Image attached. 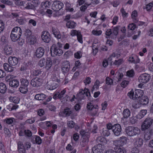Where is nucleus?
Listing matches in <instances>:
<instances>
[{"label": "nucleus", "mask_w": 153, "mask_h": 153, "mask_svg": "<svg viewBox=\"0 0 153 153\" xmlns=\"http://www.w3.org/2000/svg\"><path fill=\"white\" fill-rule=\"evenodd\" d=\"M64 6V4L60 1H55L52 6V9L55 11H58L61 9Z\"/></svg>", "instance_id": "nucleus-7"}, {"label": "nucleus", "mask_w": 153, "mask_h": 153, "mask_svg": "<svg viewBox=\"0 0 153 153\" xmlns=\"http://www.w3.org/2000/svg\"><path fill=\"white\" fill-rule=\"evenodd\" d=\"M16 22L18 23L20 25H23L26 22V20L25 19H17L16 20Z\"/></svg>", "instance_id": "nucleus-43"}, {"label": "nucleus", "mask_w": 153, "mask_h": 153, "mask_svg": "<svg viewBox=\"0 0 153 153\" xmlns=\"http://www.w3.org/2000/svg\"><path fill=\"white\" fill-rule=\"evenodd\" d=\"M147 113L146 110H142L140 111L136 116L137 118L140 119L143 118L145 115H146Z\"/></svg>", "instance_id": "nucleus-20"}, {"label": "nucleus", "mask_w": 153, "mask_h": 153, "mask_svg": "<svg viewBox=\"0 0 153 153\" xmlns=\"http://www.w3.org/2000/svg\"><path fill=\"white\" fill-rule=\"evenodd\" d=\"M112 131L115 135L117 136H119L121 131V127L120 125L119 124L114 125Z\"/></svg>", "instance_id": "nucleus-13"}, {"label": "nucleus", "mask_w": 153, "mask_h": 153, "mask_svg": "<svg viewBox=\"0 0 153 153\" xmlns=\"http://www.w3.org/2000/svg\"><path fill=\"white\" fill-rule=\"evenodd\" d=\"M106 83L108 85H111L113 83V80L108 77H107L105 79Z\"/></svg>", "instance_id": "nucleus-42"}, {"label": "nucleus", "mask_w": 153, "mask_h": 153, "mask_svg": "<svg viewBox=\"0 0 153 153\" xmlns=\"http://www.w3.org/2000/svg\"><path fill=\"white\" fill-rule=\"evenodd\" d=\"M22 33V31L21 28L18 27L14 28L10 34V37L12 40L13 42H15L19 39L20 40V36Z\"/></svg>", "instance_id": "nucleus-3"}, {"label": "nucleus", "mask_w": 153, "mask_h": 153, "mask_svg": "<svg viewBox=\"0 0 153 153\" xmlns=\"http://www.w3.org/2000/svg\"><path fill=\"white\" fill-rule=\"evenodd\" d=\"M59 43L58 42L57 43L58 45L57 46L53 45L51 47L50 51L51 56H52L54 57L57 55L60 56L63 53L62 51L59 48L62 46H59Z\"/></svg>", "instance_id": "nucleus-5"}, {"label": "nucleus", "mask_w": 153, "mask_h": 153, "mask_svg": "<svg viewBox=\"0 0 153 153\" xmlns=\"http://www.w3.org/2000/svg\"><path fill=\"white\" fill-rule=\"evenodd\" d=\"M18 151L19 153H26L25 149L23 143L20 141L18 143Z\"/></svg>", "instance_id": "nucleus-19"}, {"label": "nucleus", "mask_w": 153, "mask_h": 153, "mask_svg": "<svg viewBox=\"0 0 153 153\" xmlns=\"http://www.w3.org/2000/svg\"><path fill=\"white\" fill-rule=\"evenodd\" d=\"M143 90L140 89L136 90L134 94V91L133 90L131 91L128 94V95L129 97L133 100L137 99H139L143 96Z\"/></svg>", "instance_id": "nucleus-6"}, {"label": "nucleus", "mask_w": 153, "mask_h": 153, "mask_svg": "<svg viewBox=\"0 0 153 153\" xmlns=\"http://www.w3.org/2000/svg\"><path fill=\"white\" fill-rule=\"evenodd\" d=\"M35 140L36 143L38 144H40L42 143V140L39 136H36Z\"/></svg>", "instance_id": "nucleus-45"}, {"label": "nucleus", "mask_w": 153, "mask_h": 153, "mask_svg": "<svg viewBox=\"0 0 153 153\" xmlns=\"http://www.w3.org/2000/svg\"><path fill=\"white\" fill-rule=\"evenodd\" d=\"M29 24L32 25L33 26H35L36 25V22L33 19H30L28 22Z\"/></svg>", "instance_id": "nucleus-55"}, {"label": "nucleus", "mask_w": 153, "mask_h": 153, "mask_svg": "<svg viewBox=\"0 0 153 153\" xmlns=\"http://www.w3.org/2000/svg\"><path fill=\"white\" fill-rule=\"evenodd\" d=\"M67 124L69 128H72L74 127L75 123L73 121H70L68 122Z\"/></svg>", "instance_id": "nucleus-46"}, {"label": "nucleus", "mask_w": 153, "mask_h": 153, "mask_svg": "<svg viewBox=\"0 0 153 153\" xmlns=\"http://www.w3.org/2000/svg\"><path fill=\"white\" fill-rule=\"evenodd\" d=\"M140 105H141L139 103L138 101V102L133 103L132 106L134 108L137 109L139 108L140 107Z\"/></svg>", "instance_id": "nucleus-48"}, {"label": "nucleus", "mask_w": 153, "mask_h": 153, "mask_svg": "<svg viewBox=\"0 0 153 153\" xmlns=\"http://www.w3.org/2000/svg\"><path fill=\"white\" fill-rule=\"evenodd\" d=\"M136 26L133 24H130L128 26V29L131 30H134Z\"/></svg>", "instance_id": "nucleus-57"}, {"label": "nucleus", "mask_w": 153, "mask_h": 153, "mask_svg": "<svg viewBox=\"0 0 153 153\" xmlns=\"http://www.w3.org/2000/svg\"><path fill=\"white\" fill-rule=\"evenodd\" d=\"M47 96L43 94H36L35 96V99L39 100H43L46 98Z\"/></svg>", "instance_id": "nucleus-24"}, {"label": "nucleus", "mask_w": 153, "mask_h": 153, "mask_svg": "<svg viewBox=\"0 0 153 153\" xmlns=\"http://www.w3.org/2000/svg\"><path fill=\"white\" fill-rule=\"evenodd\" d=\"M66 8L65 9L69 11L70 12H72L74 10L73 8H70L71 4L68 2H67L65 4Z\"/></svg>", "instance_id": "nucleus-41"}, {"label": "nucleus", "mask_w": 153, "mask_h": 153, "mask_svg": "<svg viewBox=\"0 0 153 153\" xmlns=\"http://www.w3.org/2000/svg\"><path fill=\"white\" fill-rule=\"evenodd\" d=\"M90 137H88V135L87 134V137L84 136L83 137H82V140L80 142V145L82 147H85L88 144L89 141V138Z\"/></svg>", "instance_id": "nucleus-18"}, {"label": "nucleus", "mask_w": 153, "mask_h": 153, "mask_svg": "<svg viewBox=\"0 0 153 153\" xmlns=\"http://www.w3.org/2000/svg\"><path fill=\"white\" fill-rule=\"evenodd\" d=\"M61 68L64 74H67L69 71L70 68V64L69 62L67 61L63 62Z\"/></svg>", "instance_id": "nucleus-11"}, {"label": "nucleus", "mask_w": 153, "mask_h": 153, "mask_svg": "<svg viewBox=\"0 0 153 153\" xmlns=\"http://www.w3.org/2000/svg\"><path fill=\"white\" fill-rule=\"evenodd\" d=\"M4 53L6 55H9L12 54L13 52L12 48L10 46L6 45L3 49Z\"/></svg>", "instance_id": "nucleus-16"}, {"label": "nucleus", "mask_w": 153, "mask_h": 153, "mask_svg": "<svg viewBox=\"0 0 153 153\" xmlns=\"http://www.w3.org/2000/svg\"><path fill=\"white\" fill-rule=\"evenodd\" d=\"M21 83V85L22 86H25L27 87L29 84V82L27 80L22 78L20 79Z\"/></svg>", "instance_id": "nucleus-31"}, {"label": "nucleus", "mask_w": 153, "mask_h": 153, "mask_svg": "<svg viewBox=\"0 0 153 153\" xmlns=\"http://www.w3.org/2000/svg\"><path fill=\"white\" fill-rule=\"evenodd\" d=\"M27 87L25 86H22L21 85L19 88V91L22 93L24 94H26L28 91Z\"/></svg>", "instance_id": "nucleus-37"}, {"label": "nucleus", "mask_w": 153, "mask_h": 153, "mask_svg": "<svg viewBox=\"0 0 153 153\" xmlns=\"http://www.w3.org/2000/svg\"><path fill=\"white\" fill-rule=\"evenodd\" d=\"M8 62L9 64H4L3 67L6 71L12 72L13 71L14 68L11 65L15 66L17 65L18 63L19 60L17 58L15 57L10 56L8 58Z\"/></svg>", "instance_id": "nucleus-2"}, {"label": "nucleus", "mask_w": 153, "mask_h": 153, "mask_svg": "<svg viewBox=\"0 0 153 153\" xmlns=\"http://www.w3.org/2000/svg\"><path fill=\"white\" fill-rule=\"evenodd\" d=\"M42 71L39 70H35L33 72V75L35 76H37L40 74Z\"/></svg>", "instance_id": "nucleus-63"}, {"label": "nucleus", "mask_w": 153, "mask_h": 153, "mask_svg": "<svg viewBox=\"0 0 153 153\" xmlns=\"http://www.w3.org/2000/svg\"><path fill=\"white\" fill-rule=\"evenodd\" d=\"M115 151L117 153H126V149L120 147V146H117V147H114Z\"/></svg>", "instance_id": "nucleus-22"}, {"label": "nucleus", "mask_w": 153, "mask_h": 153, "mask_svg": "<svg viewBox=\"0 0 153 153\" xmlns=\"http://www.w3.org/2000/svg\"><path fill=\"white\" fill-rule=\"evenodd\" d=\"M28 67V66L26 64H24L21 66L20 70L23 71L26 70Z\"/></svg>", "instance_id": "nucleus-59"}, {"label": "nucleus", "mask_w": 153, "mask_h": 153, "mask_svg": "<svg viewBox=\"0 0 153 153\" xmlns=\"http://www.w3.org/2000/svg\"><path fill=\"white\" fill-rule=\"evenodd\" d=\"M120 140L118 141H116L114 143H117L118 146H122L123 145L125 144L127 142V138L125 137H120Z\"/></svg>", "instance_id": "nucleus-17"}, {"label": "nucleus", "mask_w": 153, "mask_h": 153, "mask_svg": "<svg viewBox=\"0 0 153 153\" xmlns=\"http://www.w3.org/2000/svg\"><path fill=\"white\" fill-rule=\"evenodd\" d=\"M66 25L68 28H73L76 26V23L74 21H70L67 22Z\"/></svg>", "instance_id": "nucleus-29"}, {"label": "nucleus", "mask_w": 153, "mask_h": 153, "mask_svg": "<svg viewBox=\"0 0 153 153\" xmlns=\"http://www.w3.org/2000/svg\"><path fill=\"white\" fill-rule=\"evenodd\" d=\"M25 134L27 136L30 137L32 135V133L30 131L28 130H25L24 131Z\"/></svg>", "instance_id": "nucleus-53"}, {"label": "nucleus", "mask_w": 153, "mask_h": 153, "mask_svg": "<svg viewBox=\"0 0 153 153\" xmlns=\"http://www.w3.org/2000/svg\"><path fill=\"white\" fill-rule=\"evenodd\" d=\"M24 34L27 39L32 36V32L30 30L28 29L25 30Z\"/></svg>", "instance_id": "nucleus-36"}, {"label": "nucleus", "mask_w": 153, "mask_h": 153, "mask_svg": "<svg viewBox=\"0 0 153 153\" xmlns=\"http://www.w3.org/2000/svg\"><path fill=\"white\" fill-rule=\"evenodd\" d=\"M41 38L44 42L47 43H49L51 39L49 33L47 31H43L41 35Z\"/></svg>", "instance_id": "nucleus-12"}, {"label": "nucleus", "mask_w": 153, "mask_h": 153, "mask_svg": "<svg viewBox=\"0 0 153 153\" xmlns=\"http://www.w3.org/2000/svg\"><path fill=\"white\" fill-rule=\"evenodd\" d=\"M129 82L128 81L124 80L121 82V86L123 88H125L128 84Z\"/></svg>", "instance_id": "nucleus-51"}, {"label": "nucleus", "mask_w": 153, "mask_h": 153, "mask_svg": "<svg viewBox=\"0 0 153 153\" xmlns=\"http://www.w3.org/2000/svg\"><path fill=\"white\" fill-rule=\"evenodd\" d=\"M92 33L94 35L98 36L101 34L102 33V31L101 30L95 31L93 30L92 31Z\"/></svg>", "instance_id": "nucleus-62"}, {"label": "nucleus", "mask_w": 153, "mask_h": 153, "mask_svg": "<svg viewBox=\"0 0 153 153\" xmlns=\"http://www.w3.org/2000/svg\"><path fill=\"white\" fill-rule=\"evenodd\" d=\"M91 79L90 77H87L85 80H84V83H85V85H86L87 84H88L90 83L91 82Z\"/></svg>", "instance_id": "nucleus-61"}, {"label": "nucleus", "mask_w": 153, "mask_h": 153, "mask_svg": "<svg viewBox=\"0 0 153 153\" xmlns=\"http://www.w3.org/2000/svg\"><path fill=\"white\" fill-rule=\"evenodd\" d=\"M96 141L98 144H101L104 145L103 143H105L106 140L105 138L102 137H99L96 139Z\"/></svg>", "instance_id": "nucleus-30"}, {"label": "nucleus", "mask_w": 153, "mask_h": 153, "mask_svg": "<svg viewBox=\"0 0 153 153\" xmlns=\"http://www.w3.org/2000/svg\"><path fill=\"white\" fill-rule=\"evenodd\" d=\"M46 60L45 59H41L39 62V65L41 67L45 66Z\"/></svg>", "instance_id": "nucleus-44"}, {"label": "nucleus", "mask_w": 153, "mask_h": 153, "mask_svg": "<svg viewBox=\"0 0 153 153\" xmlns=\"http://www.w3.org/2000/svg\"><path fill=\"white\" fill-rule=\"evenodd\" d=\"M139 148L135 147L134 146V147L132 149V152L133 153H138L139 152Z\"/></svg>", "instance_id": "nucleus-54"}, {"label": "nucleus", "mask_w": 153, "mask_h": 153, "mask_svg": "<svg viewBox=\"0 0 153 153\" xmlns=\"http://www.w3.org/2000/svg\"><path fill=\"white\" fill-rule=\"evenodd\" d=\"M143 144V139L139 138L134 143V146L135 147L140 148L141 146Z\"/></svg>", "instance_id": "nucleus-25"}, {"label": "nucleus", "mask_w": 153, "mask_h": 153, "mask_svg": "<svg viewBox=\"0 0 153 153\" xmlns=\"http://www.w3.org/2000/svg\"><path fill=\"white\" fill-rule=\"evenodd\" d=\"M80 133L82 136V137L84 136H87V134L88 135V137H90V134L88 132H86L84 130H82L80 131Z\"/></svg>", "instance_id": "nucleus-40"}, {"label": "nucleus", "mask_w": 153, "mask_h": 153, "mask_svg": "<svg viewBox=\"0 0 153 153\" xmlns=\"http://www.w3.org/2000/svg\"><path fill=\"white\" fill-rule=\"evenodd\" d=\"M139 103L141 105H146L149 102V99L146 96H143L139 99H137Z\"/></svg>", "instance_id": "nucleus-15"}, {"label": "nucleus", "mask_w": 153, "mask_h": 153, "mask_svg": "<svg viewBox=\"0 0 153 153\" xmlns=\"http://www.w3.org/2000/svg\"><path fill=\"white\" fill-rule=\"evenodd\" d=\"M117 75V76H116V78H117V80H116V81L117 82L120 81L123 77V74L122 73L118 72L116 73L115 75Z\"/></svg>", "instance_id": "nucleus-39"}, {"label": "nucleus", "mask_w": 153, "mask_h": 153, "mask_svg": "<svg viewBox=\"0 0 153 153\" xmlns=\"http://www.w3.org/2000/svg\"><path fill=\"white\" fill-rule=\"evenodd\" d=\"M6 76L5 72L2 70L0 69V78H2Z\"/></svg>", "instance_id": "nucleus-60"}, {"label": "nucleus", "mask_w": 153, "mask_h": 153, "mask_svg": "<svg viewBox=\"0 0 153 153\" xmlns=\"http://www.w3.org/2000/svg\"><path fill=\"white\" fill-rule=\"evenodd\" d=\"M64 114L66 116H69L72 113V110L68 107L66 108L63 111Z\"/></svg>", "instance_id": "nucleus-32"}, {"label": "nucleus", "mask_w": 153, "mask_h": 153, "mask_svg": "<svg viewBox=\"0 0 153 153\" xmlns=\"http://www.w3.org/2000/svg\"><path fill=\"white\" fill-rule=\"evenodd\" d=\"M27 41L30 44H33L36 42V39L33 36H32L27 38Z\"/></svg>", "instance_id": "nucleus-35"}, {"label": "nucleus", "mask_w": 153, "mask_h": 153, "mask_svg": "<svg viewBox=\"0 0 153 153\" xmlns=\"http://www.w3.org/2000/svg\"><path fill=\"white\" fill-rule=\"evenodd\" d=\"M52 31L55 37L58 39H60L61 38V35L59 34V32L57 29L52 27Z\"/></svg>", "instance_id": "nucleus-27"}, {"label": "nucleus", "mask_w": 153, "mask_h": 153, "mask_svg": "<svg viewBox=\"0 0 153 153\" xmlns=\"http://www.w3.org/2000/svg\"><path fill=\"white\" fill-rule=\"evenodd\" d=\"M130 111L128 109H126L124 110L123 114V117L125 118H127L130 115Z\"/></svg>", "instance_id": "nucleus-34"}, {"label": "nucleus", "mask_w": 153, "mask_h": 153, "mask_svg": "<svg viewBox=\"0 0 153 153\" xmlns=\"http://www.w3.org/2000/svg\"><path fill=\"white\" fill-rule=\"evenodd\" d=\"M150 79L151 76L149 75L144 73L139 76L138 80L140 82L146 83L149 81Z\"/></svg>", "instance_id": "nucleus-8"}, {"label": "nucleus", "mask_w": 153, "mask_h": 153, "mask_svg": "<svg viewBox=\"0 0 153 153\" xmlns=\"http://www.w3.org/2000/svg\"><path fill=\"white\" fill-rule=\"evenodd\" d=\"M126 134L127 135L132 137L140 134V130L137 127L128 126L125 129Z\"/></svg>", "instance_id": "nucleus-4"}, {"label": "nucleus", "mask_w": 153, "mask_h": 153, "mask_svg": "<svg viewBox=\"0 0 153 153\" xmlns=\"http://www.w3.org/2000/svg\"><path fill=\"white\" fill-rule=\"evenodd\" d=\"M123 62V59H119L118 60H115L114 62V64L115 65H121Z\"/></svg>", "instance_id": "nucleus-49"}, {"label": "nucleus", "mask_w": 153, "mask_h": 153, "mask_svg": "<svg viewBox=\"0 0 153 153\" xmlns=\"http://www.w3.org/2000/svg\"><path fill=\"white\" fill-rule=\"evenodd\" d=\"M45 52L44 49L43 48L39 47L36 49L35 51V55L37 58H40L43 56Z\"/></svg>", "instance_id": "nucleus-14"}, {"label": "nucleus", "mask_w": 153, "mask_h": 153, "mask_svg": "<svg viewBox=\"0 0 153 153\" xmlns=\"http://www.w3.org/2000/svg\"><path fill=\"white\" fill-rule=\"evenodd\" d=\"M77 38L78 41L80 43H82V36L80 32L77 34Z\"/></svg>", "instance_id": "nucleus-50"}, {"label": "nucleus", "mask_w": 153, "mask_h": 153, "mask_svg": "<svg viewBox=\"0 0 153 153\" xmlns=\"http://www.w3.org/2000/svg\"><path fill=\"white\" fill-rule=\"evenodd\" d=\"M7 88L5 84L2 82L0 83V93L4 94L6 91Z\"/></svg>", "instance_id": "nucleus-26"}, {"label": "nucleus", "mask_w": 153, "mask_h": 153, "mask_svg": "<svg viewBox=\"0 0 153 153\" xmlns=\"http://www.w3.org/2000/svg\"><path fill=\"white\" fill-rule=\"evenodd\" d=\"M52 65V62L50 58H47L46 59L45 68L47 70H48Z\"/></svg>", "instance_id": "nucleus-23"}, {"label": "nucleus", "mask_w": 153, "mask_h": 153, "mask_svg": "<svg viewBox=\"0 0 153 153\" xmlns=\"http://www.w3.org/2000/svg\"><path fill=\"white\" fill-rule=\"evenodd\" d=\"M127 76L129 77H132L134 76V72L133 69L128 71L126 72Z\"/></svg>", "instance_id": "nucleus-38"}, {"label": "nucleus", "mask_w": 153, "mask_h": 153, "mask_svg": "<svg viewBox=\"0 0 153 153\" xmlns=\"http://www.w3.org/2000/svg\"><path fill=\"white\" fill-rule=\"evenodd\" d=\"M85 92L82 90V91H80L79 93L77 94V97L79 100H82L84 99L85 96Z\"/></svg>", "instance_id": "nucleus-28"}, {"label": "nucleus", "mask_w": 153, "mask_h": 153, "mask_svg": "<svg viewBox=\"0 0 153 153\" xmlns=\"http://www.w3.org/2000/svg\"><path fill=\"white\" fill-rule=\"evenodd\" d=\"M80 32L76 30H72L71 31V34L72 36H74L75 35L77 36V34H78Z\"/></svg>", "instance_id": "nucleus-58"}, {"label": "nucleus", "mask_w": 153, "mask_h": 153, "mask_svg": "<svg viewBox=\"0 0 153 153\" xmlns=\"http://www.w3.org/2000/svg\"><path fill=\"white\" fill-rule=\"evenodd\" d=\"M41 80V79L40 78L37 77L31 80L30 84L33 87L37 88L42 85Z\"/></svg>", "instance_id": "nucleus-10"}, {"label": "nucleus", "mask_w": 153, "mask_h": 153, "mask_svg": "<svg viewBox=\"0 0 153 153\" xmlns=\"http://www.w3.org/2000/svg\"><path fill=\"white\" fill-rule=\"evenodd\" d=\"M26 5L25 8L27 9H33L35 8L34 5L30 3H27Z\"/></svg>", "instance_id": "nucleus-52"}, {"label": "nucleus", "mask_w": 153, "mask_h": 153, "mask_svg": "<svg viewBox=\"0 0 153 153\" xmlns=\"http://www.w3.org/2000/svg\"><path fill=\"white\" fill-rule=\"evenodd\" d=\"M104 149V146L101 144L96 145L92 148L93 153H103Z\"/></svg>", "instance_id": "nucleus-9"}, {"label": "nucleus", "mask_w": 153, "mask_h": 153, "mask_svg": "<svg viewBox=\"0 0 153 153\" xmlns=\"http://www.w3.org/2000/svg\"><path fill=\"white\" fill-rule=\"evenodd\" d=\"M153 122V119L148 117L141 125V130L144 133V138L146 140H149L153 134V128H151Z\"/></svg>", "instance_id": "nucleus-1"}, {"label": "nucleus", "mask_w": 153, "mask_h": 153, "mask_svg": "<svg viewBox=\"0 0 153 153\" xmlns=\"http://www.w3.org/2000/svg\"><path fill=\"white\" fill-rule=\"evenodd\" d=\"M120 27V26H118L113 27L112 29V33L116 37L118 34Z\"/></svg>", "instance_id": "nucleus-33"}, {"label": "nucleus", "mask_w": 153, "mask_h": 153, "mask_svg": "<svg viewBox=\"0 0 153 153\" xmlns=\"http://www.w3.org/2000/svg\"><path fill=\"white\" fill-rule=\"evenodd\" d=\"M9 85L13 87L16 88L19 85V81L17 79H13L9 81Z\"/></svg>", "instance_id": "nucleus-21"}, {"label": "nucleus", "mask_w": 153, "mask_h": 153, "mask_svg": "<svg viewBox=\"0 0 153 153\" xmlns=\"http://www.w3.org/2000/svg\"><path fill=\"white\" fill-rule=\"evenodd\" d=\"M120 11L123 17H126L127 16L128 13L126 12L124 9L123 8L121 9Z\"/></svg>", "instance_id": "nucleus-64"}, {"label": "nucleus", "mask_w": 153, "mask_h": 153, "mask_svg": "<svg viewBox=\"0 0 153 153\" xmlns=\"http://www.w3.org/2000/svg\"><path fill=\"white\" fill-rule=\"evenodd\" d=\"M32 3L33 4V5H34V7L37 6L40 4L39 0H33L32 1Z\"/></svg>", "instance_id": "nucleus-56"}, {"label": "nucleus", "mask_w": 153, "mask_h": 153, "mask_svg": "<svg viewBox=\"0 0 153 153\" xmlns=\"http://www.w3.org/2000/svg\"><path fill=\"white\" fill-rule=\"evenodd\" d=\"M90 4H88L86 3H85L84 5H82L80 7V10L83 12H85V10L87 9V6H88L90 5Z\"/></svg>", "instance_id": "nucleus-47"}]
</instances>
